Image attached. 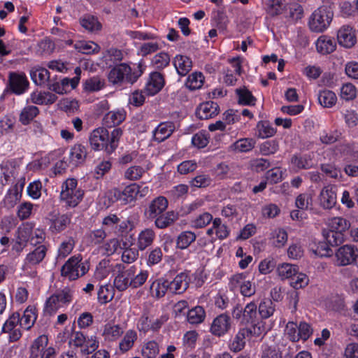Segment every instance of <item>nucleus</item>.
<instances>
[{
  "label": "nucleus",
  "instance_id": "61",
  "mask_svg": "<svg viewBox=\"0 0 358 358\" xmlns=\"http://www.w3.org/2000/svg\"><path fill=\"white\" fill-rule=\"evenodd\" d=\"M284 171L278 167L270 169L266 172V180L271 184H276L283 179Z\"/></svg>",
  "mask_w": 358,
  "mask_h": 358
},
{
  "label": "nucleus",
  "instance_id": "40",
  "mask_svg": "<svg viewBox=\"0 0 358 358\" xmlns=\"http://www.w3.org/2000/svg\"><path fill=\"white\" fill-rule=\"evenodd\" d=\"M318 101L321 106L325 108H331L334 106L337 97L334 92L330 90L320 91L317 96Z\"/></svg>",
  "mask_w": 358,
  "mask_h": 358
},
{
  "label": "nucleus",
  "instance_id": "31",
  "mask_svg": "<svg viewBox=\"0 0 358 358\" xmlns=\"http://www.w3.org/2000/svg\"><path fill=\"white\" fill-rule=\"evenodd\" d=\"M37 316L36 313V308L34 306H28L23 314L22 318H20V326L24 329H30L34 324L36 320Z\"/></svg>",
  "mask_w": 358,
  "mask_h": 358
},
{
  "label": "nucleus",
  "instance_id": "41",
  "mask_svg": "<svg viewBox=\"0 0 358 358\" xmlns=\"http://www.w3.org/2000/svg\"><path fill=\"white\" fill-rule=\"evenodd\" d=\"M132 243L128 245L127 243H123V252L122 254V260L127 264L134 262L138 257V250L137 248H131Z\"/></svg>",
  "mask_w": 358,
  "mask_h": 358
},
{
  "label": "nucleus",
  "instance_id": "39",
  "mask_svg": "<svg viewBox=\"0 0 358 358\" xmlns=\"http://www.w3.org/2000/svg\"><path fill=\"white\" fill-rule=\"evenodd\" d=\"M206 317V312L203 307L197 306L189 310L187 315V321L192 324L201 323Z\"/></svg>",
  "mask_w": 358,
  "mask_h": 358
},
{
  "label": "nucleus",
  "instance_id": "46",
  "mask_svg": "<svg viewBox=\"0 0 358 358\" xmlns=\"http://www.w3.org/2000/svg\"><path fill=\"white\" fill-rule=\"evenodd\" d=\"M258 131V137L261 138H269L274 136L276 133V129L273 128L268 122L260 121L257 125Z\"/></svg>",
  "mask_w": 358,
  "mask_h": 358
},
{
  "label": "nucleus",
  "instance_id": "9",
  "mask_svg": "<svg viewBox=\"0 0 358 358\" xmlns=\"http://www.w3.org/2000/svg\"><path fill=\"white\" fill-rule=\"evenodd\" d=\"M231 324L232 321L230 316L222 313L214 318L210 331L213 335L220 337L230 331Z\"/></svg>",
  "mask_w": 358,
  "mask_h": 358
},
{
  "label": "nucleus",
  "instance_id": "26",
  "mask_svg": "<svg viewBox=\"0 0 358 358\" xmlns=\"http://www.w3.org/2000/svg\"><path fill=\"white\" fill-rule=\"evenodd\" d=\"M150 290L152 296L157 299L164 296L169 290V280L164 278L155 280L150 285Z\"/></svg>",
  "mask_w": 358,
  "mask_h": 358
},
{
  "label": "nucleus",
  "instance_id": "59",
  "mask_svg": "<svg viewBox=\"0 0 358 358\" xmlns=\"http://www.w3.org/2000/svg\"><path fill=\"white\" fill-rule=\"evenodd\" d=\"M111 162L108 160H102L96 164L93 173L96 179H100L111 169Z\"/></svg>",
  "mask_w": 358,
  "mask_h": 358
},
{
  "label": "nucleus",
  "instance_id": "49",
  "mask_svg": "<svg viewBox=\"0 0 358 358\" xmlns=\"http://www.w3.org/2000/svg\"><path fill=\"white\" fill-rule=\"evenodd\" d=\"M203 80L204 76L201 73L194 72L188 76L185 85L192 90L199 89L203 85Z\"/></svg>",
  "mask_w": 358,
  "mask_h": 358
},
{
  "label": "nucleus",
  "instance_id": "14",
  "mask_svg": "<svg viewBox=\"0 0 358 358\" xmlns=\"http://www.w3.org/2000/svg\"><path fill=\"white\" fill-rule=\"evenodd\" d=\"M168 207V201L164 196H158L153 199L148 209L145 211V213L148 215V217L149 219H154L158 215L162 214Z\"/></svg>",
  "mask_w": 358,
  "mask_h": 358
},
{
  "label": "nucleus",
  "instance_id": "13",
  "mask_svg": "<svg viewBox=\"0 0 358 358\" xmlns=\"http://www.w3.org/2000/svg\"><path fill=\"white\" fill-rule=\"evenodd\" d=\"M220 112L219 105L214 101L202 103L197 108L196 116L201 120H207L216 116Z\"/></svg>",
  "mask_w": 358,
  "mask_h": 358
},
{
  "label": "nucleus",
  "instance_id": "37",
  "mask_svg": "<svg viewBox=\"0 0 358 358\" xmlns=\"http://www.w3.org/2000/svg\"><path fill=\"white\" fill-rule=\"evenodd\" d=\"M275 310V303L269 299L262 300L258 306V312L262 319L265 320L272 316Z\"/></svg>",
  "mask_w": 358,
  "mask_h": 358
},
{
  "label": "nucleus",
  "instance_id": "55",
  "mask_svg": "<svg viewBox=\"0 0 358 358\" xmlns=\"http://www.w3.org/2000/svg\"><path fill=\"white\" fill-rule=\"evenodd\" d=\"M313 204V196L308 193H302L298 195L295 200L296 207L302 210H308Z\"/></svg>",
  "mask_w": 358,
  "mask_h": 358
},
{
  "label": "nucleus",
  "instance_id": "51",
  "mask_svg": "<svg viewBox=\"0 0 358 358\" xmlns=\"http://www.w3.org/2000/svg\"><path fill=\"white\" fill-rule=\"evenodd\" d=\"M75 48L83 54H91L98 52L100 47L92 41H79L75 44Z\"/></svg>",
  "mask_w": 358,
  "mask_h": 358
},
{
  "label": "nucleus",
  "instance_id": "19",
  "mask_svg": "<svg viewBox=\"0 0 358 358\" xmlns=\"http://www.w3.org/2000/svg\"><path fill=\"white\" fill-rule=\"evenodd\" d=\"M46 252V246L44 245H40L33 251L27 254L24 259V267L38 264L44 259Z\"/></svg>",
  "mask_w": 358,
  "mask_h": 358
},
{
  "label": "nucleus",
  "instance_id": "2",
  "mask_svg": "<svg viewBox=\"0 0 358 358\" xmlns=\"http://www.w3.org/2000/svg\"><path fill=\"white\" fill-rule=\"evenodd\" d=\"M144 69L141 63H139L134 69L129 65L121 63L110 70L108 80L110 83L116 87H121L124 83L132 85L141 76Z\"/></svg>",
  "mask_w": 358,
  "mask_h": 358
},
{
  "label": "nucleus",
  "instance_id": "47",
  "mask_svg": "<svg viewBox=\"0 0 358 358\" xmlns=\"http://www.w3.org/2000/svg\"><path fill=\"white\" fill-rule=\"evenodd\" d=\"M137 338V334L136 332L134 330H129L126 332L125 335L124 336L123 339L121 341V342L119 344V347L120 350L122 352H125L128 351L129 349H131L133 345L134 341Z\"/></svg>",
  "mask_w": 358,
  "mask_h": 358
},
{
  "label": "nucleus",
  "instance_id": "20",
  "mask_svg": "<svg viewBox=\"0 0 358 358\" xmlns=\"http://www.w3.org/2000/svg\"><path fill=\"white\" fill-rule=\"evenodd\" d=\"M50 229L52 233L64 231L71 222V216L68 214H57L50 219Z\"/></svg>",
  "mask_w": 358,
  "mask_h": 358
},
{
  "label": "nucleus",
  "instance_id": "28",
  "mask_svg": "<svg viewBox=\"0 0 358 358\" xmlns=\"http://www.w3.org/2000/svg\"><path fill=\"white\" fill-rule=\"evenodd\" d=\"M256 144V141L252 138H244L237 140L229 146V149L236 152H247L252 150Z\"/></svg>",
  "mask_w": 358,
  "mask_h": 358
},
{
  "label": "nucleus",
  "instance_id": "10",
  "mask_svg": "<svg viewBox=\"0 0 358 358\" xmlns=\"http://www.w3.org/2000/svg\"><path fill=\"white\" fill-rule=\"evenodd\" d=\"M165 81L162 73L157 71L152 72L146 82L144 92L148 96L157 94L163 88Z\"/></svg>",
  "mask_w": 358,
  "mask_h": 358
},
{
  "label": "nucleus",
  "instance_id": "32",
  "mask_svg": "<svg viewBox=\"0 0 358 358\" xmlns=\"http://www.w3.org/2000/svg\"><path fill=\"white\" fill-rule=\"evenodd\" d=\"M155 224L158 229H165L171 225L177 219L178 215L173 211H168L154 218Z\"/></svg>",
  "mask_w": 358,
  "mask_h": 358
},
{
  "label": "nucleus",
  "instance_id": "25",
  "mask_svg": "<svg viewBox=\"0 0 358 358\" xmlns=\"http://www.w3.org/2000/svg\"><path fill=\"white\" fill-rule=\"evenodd\" d=\"M123 332L124 330L120 324L108 322L104 325L103 336L106 340L113 341L118 339Z\"/></svg>",
  "mask_w": 358,
  "mask_h": 358
},
{
  "label": "nucleus",
  "instance_id": "5",
  "mask_svg": "<svg viewBox=\"0 0 358 358\" xmlns=\"http://www.w3.org/2000/svg\"><path fill=\"white\" fill-rule=\"evenodd\" d=\"M77 183L75 178H69L62 184L60 199L66 206L76 207L83 199L84 192L77 187Z\"/></svg>",
  "mask_w": 358,
  "mask_h": 358
},
{
  "label": "nucleus",
  "instance_id": "56",
  "mask_svg": "<svg viewBox=\"0 0 358 358\" xmlns=\"http://www.w3.org/2000/svg\"><path fill=\"white\" fill-rule=\"evenodd\" d=\"M290 280V285L294 289L305 287L308 285L309 282L308 277L305 273L299 272V269H297V274L292 276Z\"/></svg>",
  "mask_w": 358,
  "mask_h": 358
},
{
  "label": "nucleus",
  "instance_id": "17",
  "mask_svg": "<svg viewBox=\"0 0 358 358\" xmlns=\"http://www.w3.org/2000/svg\"><path fill=\"white\" fill-rule=\"evenodd\" d=\"M155 238V231L151 228H145L138 234L136 245L141 251H143L153 243Z\"/></svg>",
  "mask_w": 358,
  "mask_h": 358
},
{
  "label": "nucleus",
  "instance_id": "64",
  "mask_svg": "<svg viewBox=\"0 0 358 358\" xmlns=\"http://www.w3.org/2000/svg\"><path fill=\"white\" fill-rule=\"evenodd\" d=\"M158 353V344L155 341L147 343L142 350V355L145 358H155Z\"/></svg>",
  "mask_w": 358,
  "mask_h": 358
},
{
  "label": "nucleus",
  "instance_id": "52",
  "mask_svg": "<svg viewBox=\"0 0 358 358\" xmlns=\"http://www.w3.org/2000/svg\"><path fill=\"white\" fill-rule=\"evenodd\" d=\"M292 163L300 169H309L313 166V160L308 155L301 156L294 155L292 158Z\"/></svg>",
  "mask_w": 358,
  "mask_h": 358
},
{
  "label": "nucleus",
  "instance_id": "6",
  "mask_svg": "<svg viewBox=\"0 0 358 358\" xmlns=\"http://www.w3.org/2000/svg\"><path fill=\"white\" fill-rule=\"evenodd\" d=\"M334 13L329 7L323 6L315 10L309 18L308 26L314 32H322L329 26Z\"/></svg>",
  "mask_w": 358,
  "mask_h": 358
},
{
  "label": "nucleus",
  "instance_id": "62",
  "mask_svg": "<svg viewBox=\"0 0 358 358\" xmlns=\"http://www.w3.org/2000/svg\"><path fill=\"white\" fill-rule=\"evenodd\" d=\"M303 14V9L299 4L290 5L286 15L292 22H294L301 19Z\"/></svg>",
  "mask_w": 358,
  "mask_h": 358
},
{
  "label": "nucleus",
  "instance_id": "34",
  "mask_svg": "<svg viewBox=\"0 0 358 358\" xmlns=\"http://www.w3.org/2000/svg\"><path fill=\"white\" fill-rule=\"evenodd\" d=\"M48 338L45 335H41L34 340L30 348L29 358H38L42 355V351L46 347Z\"/></svg>",
  "mask_w": 358,
  "mask_h": 358
},
{
  "label": "nucleus",
  "instance_id": "16",
  "mask_svg": "<svg viewBox=\"0 0 358 358\" xmlns=\"http://www.w3.org/2000/svg\"><path fill=\"white\" fill-rule=\"evenodd\" d=\"M169 290L174 294L183 293L189 286L188 275L186 273L182 272L178 274L174 279L169 282Z\"/></svg>",
  "mask_w": 358,
  "mask_h": 358
},
{
  "label": "nucleus",
  "instance_id": "58",
  "mask_svg": "<svg viewBox=\"0 0 358 358\" xmlns=\"http://www.w3.org/2000/svg\"><path fill=\"white\" fill-rule=\"evenodd\" d=\"M278 142L273 139L266 141L259 145L260 153L263 155H270L275 153L278 150Z\"/></svg>",
  "mask_w": 358,
  "mask_h": 358
},
{
  "label": "nucleus",
  "instance_id": "44",
  "mask_svg": "<svg viewBox=\"0 0 358 358\" xmlns=\"http://www.w3.org/2000/svg\"><path fill=\"white\" fill-rule=\"evenodd\" d=\"M138 185L134 183L127 186L123 191H121L122 204H127L134 201L138 194Z\"/></svg>",
  "mask_w": 358,
  "mask_h": 358
},
{
  "label": "nucleus",
  "instance_id": "36",
  "mask_svg": "<svg viewBox=\"0 0 358 358\" xmlns=\"http://www.w3.org/2000/svg\"><path fill=\"white\" fill-rule=\"evenodd\" d=\"M80 25L86 30L93 32L101 29V24L98 19L91 15H85L80 19Z\"/></svg>",
  "mask_w": 358,
  "mask_h": 358
},
{
  "label": "nucleus",
  "instance_id": "60",
  "mask_svg": "<svg viewBox=\"0 0 358 358\" xmlns=\"http://www.w3.org/2000/svg\"><path fill=\"white\" fill-rule=\"evenodd\" d=\"M29 228L26 227L24 229H19V236L17 237V241L13 247V250H15L17 252H22L23 248L24 247L23 243L27 241L29 236Z\"/></svg>",
  "mask_w": 358,
  "mask_h": 358
},
{
  "label": "nucleus",
  "instance_id": "50",
  "mask_svg": "<svg viewBox=\"0 0 358 358\" xmlns=\"http://www.w3.org/2000/svg\"><path fill=\"white\" fill-rule=\"evenodd\" d=\"M122 135V130L120 128L114 129L109 134L108 145L106 147V153L111 154L117 148L119 141Z\"/></svg>",
  "mask_w": 358,
  "mask_h": 358
},
{
  "label": "nucleus",
  "instance_id": "43",
  "mask_svg": "<svg viewBox=\"0 0 358 358\" xmlns=\"http://www.w3.org/2000/svg\"><path fill=\"white\" fill-rule=\"evenodd\" d=\"M257 318V306L252 301L243 308V324H252Z\"/></svg>",
  "mask_w": 358,
  "mask_h": 358
},
{
  "label": "nucleus",
  "instance_id": "21",
  "mask_svg": "<svg viewBox=\"0 0 358 358\" xmlns=\"http://www.w3.org/2000/svg\"><path fill=\"white\" fill-rule=\"evenodd\" d=\"M173 63L178 73L181 76H186L192 68L191 59L185 55H176L173 59Z\"/></svg>",
  "mask_w": 358,
  "mask_h": 358
},
{
  "label": "nucleus",
  "instance_id": "38",
  "mask_svg": "<svg viewBox=\"0 0 358 358\" xmlns=\"http://www.w3.org/2000/svg\"><path fill=\"white\" fill-rule=\"evenodd\" d=\"M297 269H299V267L296 265L283 263L278 266L277 273L282 280L290 279L297 274Z\"/></svg>",
  "mask_w": 358,
  "mask_h": 358
},
{
  "label": "nucleus",
  "instance_id": "12",
  "mask_svg": "<svg viewBox=\"0 0 358 358\" xmlns=\"http://www.w3.org/2000/svg\"><path fill=\"white\" fill-rule=\"evenodd\" d=\"M318 200L320 206L322 208L328 210L333 208L337 201L334 187L331 185L324 187L318 196Z\"/></svg>",
  "mask_w": 358,
  "mask_h": 358
},
{
  "label": "nucleus",
  "instance_id": "57",
  "mask_svg": "<svg viewBox=\"0 0 358 358\" xmlns=\"http://www.w3.org/2000/svg\"><path fill=\"white\" fill-rule=\"evenodd\" d=\"M104 87V80L99 77L87 79L84 83V89L87 92L99 91Z\"/></svg>",
  "mask_w": 358,
  "mask_h": 358
},
{
  "label": "nucleus",
  "instance_id": "15",
  "mask_svg": "<svg viewBox=\"0 0 358 358\" xmlns=\"http://www.w3.org/2000/svg\"><path fill=\"white\" fill-rule=\"evenodd\" d=\"M338 43L347 48H352L356 43V36L350 27H341L337 34Z\"/></svg>",
  "mask_w": 358,
  "mask_h": 358
},
{
  "label": "nucleus",
  "instance_id": "7",
  "mask_svg": "<svg viewBox=\"0 0 358 358\" xmlns=\"http://www.w3.org/2000/svg\"><path fill=\"white\" fill-rule=\"evenodd\" d=\"M336 265L340 266L354 264L358 257V248L346 244L340 247L335 253Z\"/></svg>",
  "mask_w": 358,
  "mask_h": 358
},
{
  "label": "nucleus",
  "instance_id": "4",
  "mask_svg": "<svg viewBox=\"0 0 358 358\" xmlns=\"http://www.w3.org/2000/svg\"><path fill=\"white\" fill-rule=\"evenodd\" d=\"M73 298V291L69 287L57 290L46 300L44 311L46 314L52 315L60 308L69 304Z\"/></svg>",
  "mask_w": 358,
  "mask_h": 358
},
{
  "label": "nucleus",
  "instance_id": "54",
  "mask_svg": "<svg viewBox=\"0 0 358 358\" xmlns=\"http://www.w3.org/2000/svg\"><path fill=\"white\" fill-rule=\"evenodd\" d=\"M238 96V103L242 105H255L256 98L246 88L237 89L236 90Z\"/></svg>",
  "mask_w": 358,
  "mask_h": 358
},
{
  "label": "nucleus",
  "instance_id": "1",
  "mask_svg": "<svg viewBox=\"0 0 358 358\" xmlns=\"http://www.w3.org/2000/svg\"><path fill=\"white\" fill-rule=\"evenodd\" d=\"M115 268L118 274L114 279V286L120 292L126 290L128 287L138 288L141 287L148 278V271L141 270L138 273L136 266H130L125 271H122L124 266L121 264H117Z\"/></svg>",
  "mask_w": 358,
  "mask_h": 358
},
{
  "label": "nucleus",
  "instance_id": "8",
  "mask_svg": "<svg viewBox=\"0 0 358 358\" xmlns=\"http://www.w3.org/2000/svg\"><path fill=\"white\" fill-rule=\"evenodd\" d=\"M91 148L95 151L104 150L106 152V147L108 145L109 133L104 127L94 129L88 138Z\"/></svg>",
  "mask_w": 358,
  "mask_h": 358
},
{
  "label": "nucleus",
  "instance_id": "33",
  "mask_svg": "<svg viewBox=\"0 0 358 358\" xmlns=\"http://www.w3.org/2000/svg\"><path fill=\"white\" fill-rule=\"evenodd\" d=\"M39 113V109L35 106L29 105L25 106L21 110L19 115V121L23 125H27L37 116Z\"/></svg>",
  "mask_w": 358,
  "mask_h": 358
},
{
  "label": "nucleus",
  "instance_id": "11",
  "mask_svg": "<svg viewBox=\"0 0 358 358\" xmlns=\"http://www.w3.org/2000/svg\"><path fill=\"white\" fill-rule=\"evenodd\" d=\"M8 82L12 92L17 95L24 93L29 85L26 76L23 73H10Z\"/></svg>",
  "mask_w": 358,
  "mask_h": 358
},
{
  "label": "nucleus",
  "instance_id": "23",
  "mask_svg": "<svg viewBox=\"0 0 358 358\" xmlns=\"http://www.w3.org/2000/svg\"><path fill=\"white\" fill-rule=\"evenodd\" d=\"M336 44L334 38L323 35L318 38L316 41L317 50L323 55H327L334 52Z\"/></svg>",
  "mask_w": 358,
  "mask_h": 358
},
{
  "label": "nucleus",
  "instance_id": "3",
  "mask_svg": "<svg viewBox=\"0 0 358 358\" xmlns=\"http://www.w3.org/2000/svg\"><path fill=\"white\" fill-rule=\"evenodd\" d=\"M82 259L80 255L70 257L61 268L62 275L70 280L84 275L89 271L90 266L87 261L82 262Z\"/></svg>",
  "mask_w": 358,
  "mask_h": 358
},
{
  "label": "nucleus",
  "instance_id": "24",
  "mask_svg": "<svg viewBox=\"0 0 358 358\" xmlns=\"http://www.w3.org/2000/svg\"><path fill=\"white\" fill-rule=\"evenodd\" d=\"M23 186V184H16L8 191V193L3 199L5 206L8 208H11L15 206L21 198Z\"/></svg>",
  "mask_w": 358,
  "mask_h": 358
},
{
  "label": "nucleus",
  "instance_id": "53",
  "mask_svg": "<svg viewBox=\"0 0 358 358\" xmlns=\"http://www.w3.org/2000/svg\"><path fill=\"white\" fill-rule=\"evenodd\" d=\"M145 173V169L138 165L131 166L128 168L124 173V178L129 180H138Z\"/></svg>",
  "mask_w": 358,
  "mask_h": 358
},
{
  "label": "nucleus",
  "instance_id": "29",
  "mask_svg": "<svg viewBox=\"0 0 358 358\" xmlns=\"http://www.w3.org/2000/svg\"><path fill=\"white\" fill-rule=\"evenodd\" d=\"M196 239V235L192 231H182L177 236L176 248L180 250L187 249Z\"/></svg>",
  "mask_w": 358,
  "mask_h": 358
},
{
  "label": "nucleus",
  "instance_id": "42",
  "mask_svg": "<svg viewBox=\"0 0 358 358\" xmlns=\"http://www.w3.org/2000/svg\"><path fill=\"white\" fill-rule=\"evenodd\" d=\"M31 80L37 85H45L50 78L49 71L44 68L32 69L30 72Z\"/></svg>",
  "mask_w": 358,
  "mask_h": 358
},
{
  "label": "nucleus",
  "instance_id": "45",
  "mask_svg": "<svg viewBox=\"0 0 358 358\" xmlns=\"http://www.w3.org/2000/svg\"><path fill=\"white\" fill-rule=\"evenodd\" d=\"M329 226L331 230L343 234L350 228V222L343 217H335L329 220Z\"/></svg>",
  "mask_w": 358,
  "mask_h": 358
},
{
  "label": "nucleus",
  "instance_id": "35",
  "mask_svg": "<svg viewBox=\"0 0 358 358\" xmlns=\"http://www.w3.org/2000/svg\"><path fill=\"white\" fill-rule=\"evenodd\" d=\"M322 236L324 241H326L330 247L338 246L344 241L343 234L336 232L331 229H324L322 231Z\"/></svg>",
  "mask_w": 358,
  "mask_h": 358
},
{
  "label": "nucleus",
  "instance_id": "22",
  "mask_svg": "<svg viewBox=\"0 0 358 358\" xmlns=\"http://www.w3.org/2000/svg\"><path fill=\"white\" fill-rule=\"evenodd\" d=\"M174 131V125L172 122H162L153 131L154 139L158 142H162L168 138Z\"/></svg>",
  "mask_w": 358,
  "mask_h": 358
},
{
  "label": "nucleus",
  "instance_id": "30",
  "mask_svg": "<svg viewBox=\"0 0 358 358\" xmlns=\"http://www.w3.org/2000/svg\"><path fill=\"white\" fill-rule=\"evenodd\" d=\"M248 337L246 329H240L229 344L230 350L234 352L243 350L245 345V339Z\"/></svg>",
  "mask_w": 358,
  "mask_h": 358
},
{
  "label": "nucleus",
  "instance_id": "18",
  "mask_svg": "<svg viewBox=\"0 0 358 358\" xmlns=\"http://www.w3.org/2000/svg\"><path fill=\"white\" fill-rule=\"evenodd\" d=\"M126 117V112L124 109H117L107 113L103 118V124L107 127H114L120 124Z\"/></svg>",
  "mask_w": 358,
  "mask_h": 358
},
{
  "label": "nucleus",
  "instance_id": "48",
  "mask_svg": "<svg viewBox=\"0 0 358 358\" xmlns=\"http://www.w3.org/2000/svg\"><path fill=\"white\" fill-rule=\"evenodd\" d=\"M98 300L101 303H106L114 297V289L110 285H101L98 291Z\"/></svg>",
  "mask_w": 358,
  "mask_h": 358
},
{
  "label": "nucleus",
  "instance_id": "27",
  "mask_svg": "<svg viewBox=\"0 0 358 358\" xmlns=\"http://www.w3.org/2000/svg\"><path fill=\"white\" fill-rule=\"evenodd\" d=\"M87 155V148L81 143L75 144L70 151L71 161L75 165L83 163Z\"/></svg>",
  "mask_w": 358,
  "mask_h": 358
},
{
  "label": "nucleus",
  "instance_id": "63",
  "mask_svg": "<svg viewBox=\"0 0 358 358\" xmlns=\"http://www.w3.org/2000/svg\"><path fill=\"white\" fill-rule=\"evenodd\" d=\"M273 239V244L277 248L282 247L287 241V234L282 229H278L271 234Z\"/></svg>",
  "mask_w": 358,
  "mask_h": 358
}]
</instances>
